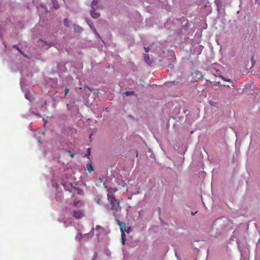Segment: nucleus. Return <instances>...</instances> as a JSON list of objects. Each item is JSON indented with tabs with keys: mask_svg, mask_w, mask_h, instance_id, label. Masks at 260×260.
I'll list each match as a JSON object with an SVG mask.
<instances>
[{
	"mask_svg": "<svg viewBox=\"0 0 260 260\" xmlns=\"http://www.w3.org/2000/svg\"><path fill=\"white\" fill-rule=\"evenodd\" d=\"M108 199L111 205L110 209L113 211V215L115 217L121 216V208L120 207L119 200L112 195L108 194Z\"/></svg>",
	"mask_w": 260,
	"mask_h": 260,
	"instance_id": "1",
	"label": "nucleus"
},
{
	"mask_svg": "<svg viewBox=\"0 0 260 260\" xmlns=\"http://www.w3.org/2000/svg\"><path fill=\"white\" fill-rule=\"evenodd\" d=\"M102 8V6L100 4L99 0H93L91 4L90 11L91 16L94 19L99 18L101 15L100 13L96 12V10Z\"/></svg>",
	"mask_w": 260,
	"mask_h": 260,
	"instance_id": "2",
	"label": "nucleus"
},
{
	"mask_svg": "<svg viewBox=\"0 0 260 260\" xmlns=\"http://www.w3.org/2000/svg\"><path fill=\"white\" fill-rule=\"evenodd\" d=\"M229 222L230 221L227 217H222L220 218L216 219L215 221L214 224L221 225L222 228H224L229 224Z\"/></svg>",
	"mask_w": 260,
	"mask_h": 260,
	"instance_id": "3",
	"label": "nucleus"
},
{
	"mask_svg": "<svg viewBox=\"0 0 260 260\" xmlns=\"http://www.w3.org/2000/svg\"><path fill=\"white\" fill-rule=\"evenodd\" d=\"M84 216L83 210H78L73 211V216L77 219H80Z\"/></svg>",
	"mask_w": 260,
	"mask_h": 260,
	"instance_id": "4",
	"label": "nucleus"
},
{
	"mask_svg": "<svg viewBox=\"0 0 260 260\" xmlns=\"http://www.w3.org/2000/svg\"><path fill=\"white\" fill-rule=\"evenodd\" d=\"M117 222V224L120 226L121 232H125L126 231V224L124 222H121L119 220L120 217H115Z\"/></svg>",
	"mask_w": 260,
	"mask_h": 260,
	"instance_id": "5",
	"label": "nucleus"
},
{
	"mask_svg": "<svg viewBox=\"0 0 260 260\" xmlns=\"http://www.w3.org/2000/svg\"><path fill=\"white\" fill-rule=\"evenodd\" d=\"M84 202L81 200H75L73 203V205L76 207H82L84 206Z\"/></svg>",
	"mask_w": 260,
	"mask_h": 260,
	"instance_id": "6",
	"label": "nucleus"
},
{
	"mask_svg": "<svg viewBox=\"0 0 260 260\" xmlns=\"http://www.w3.org/2000/svg\"><path fill=\"white\" fill-rule=\"evenodd\" d=\"M104 229L103 227L101 226L100 225H96V229H95V232H96V236L98 238H99L100 236V233L102 232H104Z\"/></svg>",
	"mask_w": 260,
	"mask_h": 260,
	"instance_id": "7",
	"label": "nucleus"
},
{
	"mask_svg": "<svg viewBox=\"0 0 260 260\" xmlns=\"http://www.w3.org/2000/svg\"><path fill=\"white\" fill-rule=\"evenodd\" d=\"M67 108L69 111H72L74 109L76 111H77L79 110L78 107L77 106L74 105V104L73 103L68 104Z\"/></svg>",
	"mask_w": 260,
	"mask_h": 260,
	"instance_id": "8",
	"label": "nucleus"
},
{
	"mask_svg": "<svg viewBox=\"0 0 260 260\" xmlns=\"http://www.w3.org/2000/svg\"><path fill=\"white\" fill-rule=\"evenodd\" d=\"M74 31L78 32V33H81L83 31V28L80 26L77 25V24H74Z\"/></svg>",
	"mask_w": 260,
	"mask_h": 260,
	"instance_id": "9",
	"label": "nucleus"
},
{
	"mask_svg": "<svg viewBox=\"0 0 260 260\" xmlns=\"http://www.w3.org/2000/svg\"><path fill=\"white\" fill-rule=\"evenodd\" d=\"M92 89L91 88L87 86H84L83 89V92H84L86 94V96H89L90 94V92H92Z\"/></svg>",
	"mask_w": 260,
	"mask_h": 260,
	"instance_id": "10",
	"label": "nucleus"
},
{
	"mask_svg": "<svg viewBox=\"0 0 260 260\" xmlns=\"http://www.w3.org/2000/svg\"><path fill=\"white\" fill-rule=\"evenodd\" d=\"M94 232V228H92L89 233L84 234V235H82L81 234H80L81 238H83L85 237H88V238H91L93 237V233Z\"/></svg>",
	"mask_w": 260,
	"mask_h": 260,
	"instance_id": "11",
	"label": "nucleus"
},
{
	"mask_svg": "<svg viewBox=\"0 0 260 260\" xmlns=\"http://www.w3.org/2000/svg\"><path fill=\"white\" fill-rule=\"evenodd\" d=\"M13 47L16 49L23 56L26 58H29L28 56L25 54L24 52L20 48H19L16 45H13Z\"/></svg>",
	"mask_w": 260,
	"mask_h": 260,
	"instance_id": "12",
	"label": "nucleus"
},
{
	"mask_svg": "<svg viewBox=\"0 0 260 260\" xmlns=\"http://www.w3.org/2000/svg\"><path fill=\"white\" fill-rule=\"evenodd\" d=\"M144 58L145 61L148 64H150L152 62V61L150 59V57L147 54H144Z\"/></svg>",
	"mask_w": 260,
	"mask_h": 260,
	"instance_id": "13",
	"label": "nucleus"
},
{
	"mask_svg": "<svg viewBox=\"0 0 260 260\" xmlns=\"http://www.w3.org/2000/svg\"><path fill=\"white\" fill-rule=\"evenodd\" d=\"M85 21L91 30L95 28L93 24V23L91 20H89L87 18H85Z\"/></svg>",
	"mask_w": 260,
	"mask_h": 260,
	"instance_id": "14",
	"label": "nucleus"
},
{
	"mask_svg": "<svg viewBox=\"0 0 260 260\" xmlns=\"http://www.w3.org/2000/svg\"><path fill=\"white\" fill-rule=\"evenodd\" d=\"M53 8L55 9H58L59 8V5L58 4L57 0H51Z\"/></svg>",
	"mask_w": 260,
	"mask_h": 260,
	"instance_id": "15",
	"label": "nucleus"
},
{
	"mask_svg": "<svg viewBox=\"0 0 260 260\" xmlns=\"http://www.w3.org/2000/svg\"><path fill=\"white\" fill-rule=\"evenodd\" d=\"M62 193L61 192H57L56 194L55 198L57 201H60L61 200Z\"/></svg>",
	"mask_w": 260,
	"mask_h": 260,
	"instance_id": "16",
	"label": "nucleus"
},
{
	"mask_svg": "<svg viewBox=\"0 0 260 260\" xmlns=\"http://www.w3.org/2000/svg\"><path fill=\"white\" fill-rule=\"evenodd\" d=\"M86 167H87V170L89 173H91V171H93V168L91 164H88L86 165Z\"/></svg>",
	"mask_w": 260,
	"mask_h": 260,
	"instance_id": "17",
	"label": "nucleus"
},
{
	"mask_svg": "<svg viewBox=\"0 0 260 260\" xmlns=\"http://www.w3.org/2000/svg\"><path fill=\"white\" fill-rule=\"evenodd\" d=\"M123 94L126 96H130L134 94L135 92L134 91H126L125 92H124Z\"/></svg>",
	"mask_w": 260,
	"mask_h": 260,
	"instance_id": "18",
	"label": "nucleus"
},
{
	"mask_svg": "<svg viewBox=\"0 0 260 260\" xmlns=\"http://www.w3.org/2000/svg\"><path fill=\"white\" fill-rule=\"evenodd\" d=\"M63 24L67 27H69V21L68 18H65L63 20Z\"/></svg>",
	"mask_w": 260,
	"mask_h": 260,
	"instance_id": "19",
	"label": "nucleus"
},
{
	"mask_svg": "<svg viewBox=\"0 0 260 260\" xmlns=\"http://www.w3.org/2000/svg\"><path fill=\"white\" fill-rule=\"evenodd\" d=\"M92 30L93 31V33L95 35L96 38H101V37L99 35V34H98V32H97L95 28H94L93 29H92Z\"/></svg>",
	"mask_w": 260,
	"mask_h": 260,
	"instance_id": "20",
	"label": "nucleus"
},
{
	"mask_svg": "<svg viewBox=\"0 0 260 260\" xmlns=\"http://www.w3.org/2000/svg\"><path fill=\"white\" fill-rule=\"evenodd\" d=\"M220 77L224 81H228V82H232V80L231 79H230L225 78H224V77H223L222 76H220Z\"/></svg>",
	"mask_w": 260,
	"mask_h": 260,
	"instance_id": "21",
	"label": "nucleus"
},
{
	"mask_svg": "<svg viewBox=\"0 0 260 260\" xmlns=\"http://www.w3.org/2000/svg\"><path fill=\"white\" fill-rule=\"evenodd\" d=\"M25 97L26 99L28 100H30V93L29 92H26L25 94Z\"/></svg>",
	"mask_w": 260,
	"mask_h": 260,
	"instance_id": "22",
	"label": "nucleus"
},
{
	"mask_svg": "<svg viewBox=\"0 0 260 260\" xmlns=\"http://www.w3.org/2000/svg\"><path fill=\"white\" fill-rule=\"evenodd\" d=\"M83 192H84L83 190L81 189H77V193L78 194L82 195L83 194Z\"/></svg>",
	"mask_w": 260,
	"mask_h": 260,
	"instance_id": "23",
	"label": "nucleus"
},
{
	"mask_svg": "<svg viewBox=\"0 0 260 260\" xmlns=\"http://www.w3.org/2000/svg\"><path fill=\"white\" fill-rule=\"evenodd\" d=\"M251 61L252 67H253L255 63V61L254 60L253 56L252 57Z\"/></svg>",
	"mask_w": 260,
	"mask_h": 260,
	"instance_id": "24",
	"label": "nucleus"
},
{
	"mask_svg": "<svg viewBox=\"0 0 260 260\" xmlns=\"http://www.w3.org/2000/svg\"><path fill=\"white\" fill-rule=\"evenodd\" d=\"M96 258H97V253H96V252H94L92 260H96Z\"/></svg>",
	"mask_w": 260,
	"mask_h": 260,
	"instance_id": "25",
	"label": "nucleus"
},
{
	"mask_svg": "<svg viewBox=\"0 0 260 260\" xmlns=\"http://www.w3.org/2000/svg\"><path fill=\"white\" fill-rule=\"evenodd\" d=\"M121 239H123V238L125 239V235L124 234V232H121Z\"/></svg>",
	"mask_w": 260,
	"mask_h": 260,
	"instance_id": "26",
	"label": "nucleus"
},
{
	"mask_svg": "<svg viewBox=\"0 0 260 260\" xmlns=\"http://www.w3.org/2000/svg\"><path fill=\"white\" fill-rule=\"evenodd\" d=\"M64 94L66 95L68 93V92L69 91V88H66L64 89Z\"/></svg>",
	"mask_w": 260,
	"mask_h": 260,
	"instance_id": "27",
	"label": "nucleus"
},
{
	"mask_svg": "<svg viewBox=\"0 0 260 260\" xmlns=\"http://www.w3.org/2000/svg\"><path fill=\"white\" fill-rule=\"evenodd\" d=\"M144 49L146 52H148L149 51V48L148 47H144Z\"/></svg>",
	"mask_w": 260,
	"mask_h": 260,
	"instance_id": "28",
	"label": "nucleus"
},
{
	"mask_svg": "<svg viewBox=\"0 0 260 260\" xmlns=\"http://www.w3.org/2000/svg\"><path fill=\"white\" fill-rule=\"evenodd\" d=\"M125 240L124 238H123V239H122V243L123 245H124L125 244Z\"/></svg>",
	"mask_w": 260,
	"mask_h": 260,
	"instance_id": "29",
	"label": "nucleus"
},
{
	"mask_svg": "<svg viewBox=\"0 0 260 260\" xmlns=\"http://www.w3.org/2000/svg\"><path fill=\"white\" fill-rule=\"evenodd\" d=\"M40 6L42 7V8H45V10L46 12H47V8H46L43 4H41L40 5Z\"/></svg>",
	"mask_w": 260,
	"mask_h": 260,
	"instance_id": "30",
	"label": "nucleus"
},
{
	"mask_svg": "<svg viewBox=\"0 0 260 260\" xmlns=\"http://www.w3.org/2000/svg\"><path fill=\"white\" fill-rule=\"evenodd\" d=\"M31 112H32V114H34L35 115H39V113L38 112H37L32 111Z\"/></svg>",
	"mask_w": 260,
	"mask_h": 260,
	"instance_id": "31",
	"label": "nucleus"
},
{
	"mask_svg": "<svg viewBox=\"0 0 260 260\" xmlns=\"http://www.w3.org/2000/svg\"><path fill=\"white\" fill-rule=\"evenodd\" d=\"M46 105V101H44L43 105L42 106V108H43L44 106Z\"/></svg>",
	"mask_w": 260,
	"mask_h": 260,
	"instance_id": "32",
	"label": "nucleus"
},
{
	"mask_svg": "<svg viewBox=\"0 0 260 260\" xmlns=\"http://www.w3.org/2000/svg\"><path fill=\"white\" fill-rule=\"evenodd\" d=\"M74 155H75V153H72L70 154V156H71V157L72 158H73V157H74Z\"/></svg>",
	"mask_w": 260,
	"mask_h": 260,
	"instance_id": "33",
	"label": "nucleus"
},
{
	"mask_svg": "<svg viewBox=\"0 0 260 260\" xmlns=\"http://www.w3.org/2000/svg\"><path fill=\"white\" fill-rule=\"evenodd\" d=\"M100 201H101V200H100V199H99L97 200V201H96V203H97V204H100Z\"/></svg>",
	"mask_w": 260,
	"mask_h": 260,
	"instance_id": "34",
	"label": "nucleus"
},
{
	"mask_svg": "<svg viewBox=\"0 0 260 260\" xmlns=\"http://www.w3.org/2000/svg\"><path fill=\"white\" fill-rule=\"evenodd\" d=\"M2 28L0 27V36L1 37L2 36Z\"/></svg>",
	"mask_w": 260,
	"mask_h": 260,
	"instance_id": "35",
	"label": "nucleus"
},
{
	"mask_svg": "<svg viewBox=\"0 0 260 260\" xmlns=\"http://www.w3.org/2000/svg\"><path fill=\"white\" fill-rule=\"evenodd\" d=\"M222 85L223 86H225V87H229L230 86L229 85H228L227 84H223Z\"/></svg>",
	"mask_w": 260,
	"mask_h": 260,
	"instance_id": "36",
	"label": "nucleus"
},
{
	"mask_svg": "<svg viewBox=\"0 0 260 260\" xmlns=\"http://www.w3.org/2000/svg\"><path fill=\"white\" fill-rule=\"evenodd\" d=\"M196 213H197V212H191V214H192V215H194Z\"/></svg>",
	"mask_w": 260,
	"mask_h": 260,
	"instance_id": "37",
	"label": "nucleus"
},
{
	"mask_svg": "<svg viewBox=\"0 0 260 260\" xmlns=\"http://www.w3.org/2000/svg\"><path fill=\"white\" fill-rule=\"evenodd\" d=\"M48 45L50 46H53V44L52 43H50L48 44Z\"/></svg>",
	"mask_w": 260,
	"mask_h": 260,
	"instance_id": "38",
	"label": "nucleus"
},
{
	"mask_svg": "<svg viewBox=\"0 0 260 260\" xmlns=\"http://www.w3.org/2000/svg\"><path fill=\"white\" fill-rule=\"evenodd\" d=\"M88 154H90V149L89 148L88 149Z\"/></svg>",
	"mask_w": 260,
	"mask_h": 260,
	"instance_id": "39",
	"label": "nucleus"
},
{
	"mask_svg": "<svg viewBox=\"0 0 260 260\" xmlns=\"http://www.w3.org/2000/svg\"><path fill=\"white\" fill-rule=\"evenodd\" d=\"M68 152L69 153H70V154H71V153H71V151L70 150H69V151H68Z\"/></svg>",
	"mask_w": 260,
	"mask_h": 260,
	"instance_id": "40",
	"label": "nucleus"
},
{
	"mask_svg": "<svg viewBox=\"0 0 260 260\" xmlns=\"http://www.w3.org/2000/svg\"><path fill=\"white\" fill-rule=\"evenodd\" d=\"M40 139H41V138H40V137H39V142H41V141H40Z\"/></svg>",
	"mask_w": 260,
	"mask_h": 260,
	"instance_id": "41",
	"label": "nucleus"
},
{
	"mask_svg": "<svg viewBox=\"0 0 260 260\" xmlns=\"http://www.w3.org/2000/svg\"><path fill=\"white\" fill-rule=\"evenodd\" d=\"M237 243L238 245L239 246V242L237 241Z\"/></svg>",
	"mask_w": 260,
	"mask_h": 260,
	"instance_id": "42",
	"label": "nucleus"
}]
</instances>
